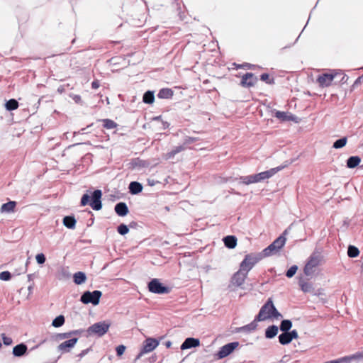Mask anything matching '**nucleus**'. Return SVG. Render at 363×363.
<instances>
[{
  "label": "nucleus",
  "mask_w": 363,
  "mask_h": 363,
  "mask_svg": "<svg viewBox=\"0 0 363 363\" xmlns=\"http://www.w3.org/2000/svg\"><path fill=\"white\" fill-rule=\"evenodd\" d=\"M174 156H175L174 153L173 152L172 150H171L170 152H167L165 155L164 158L166 160H170V159H172Z\"/></svg>",
  "instance_id": "obj_53"
},
{
  "label": "nucleus",
  "mask_w": 363,
  "mask_h": 363,
  "mask_svg": "<svg viewBox=\"0 0 363 363\" xmlns=\"http://www.w3.org/2000/svg\"><path fill=\"white\" fill-rule=\"evenodd\" d=\"M101 196L102 192L99 189L94 191L91 196L85 194L81 199V205L84 206L89 203L92 209L99 211L102 208Z\"/></svg>",
  "instance_id": "obj_2"
},
{
  "label": "nucleus",
  "mask_w": 363,
  "mask_h": 363,
  "mask_svg": "<svg viewBox=\"0 0 363 363\" xmlns=\"http://www.w3.org/2000/svg\"><path fill=\"white\" fill-rule=\"evenodd\" d=\"M347 142V137L341 138L337 140L333 145V147L335 149H340L345 146Z\"/></svg>",
  "instance_id": "obj_36"
},
{
  "label": "nucleus",
  "mask_w": 363,
  "mask_h": 363,
  "mask_svg": "<svg viewBox=\"0 0 363 363\" xmlns=\"http://www.w3.org/2000/svg\"><path fill=\"white\" fill-rule=\"evenodd\" d=\"M160 116H158V117H156V118H155V120H158V119H160Z\"/></svg>",
  "instance_id": "obj_63"
},
{
  "label": "nucleus",
  "mask_w": 363,
  "mask_h": 363,
  "mask_svg": "<svg viewBox=\"0 0 363 363\" xmlns=\"http://www.w3.org/2000/svg\"><path fill=\"white\" fill-rule=\"evenodd\" d=\"M103 125L106 129H113L117 127V123L111 119H103Z\"/></svg>",
  "instance_id": "obj_38"
},
{
  "label": "nucleus",
  "mask_w": 363,
  "mask_h": 363,
  "mask_svg": "<svg viewBox=\"0 0 363 363\" xmlns=\"http://www.w3.org/2000/svg\"><path fill=\"white\" fill-rule=\"evenodd\" d=\"M115 212L119 216H125L128 213V208L125 202H119L116 204L114 208Z\"/></svg>",
  "instance_id": "obj_19"
},
{
  "label": "nucleus",
  "mask_w": 363,
  "mask_h": 363,
  "mask_svg": "<svg viewBox=\"0 0 363 363\" xmlns=\"http://www.w3.org/2000/svg\"><path fill=\"white\" fill-rule=\"evenodd\" d=\"M3 342L5 345H11L13 343V340L10 337H7L4 333L1 334Z\"/></svg>",
  "instance_id": "obj_46"
},
{
  "label": "nucleus",
  "mask_w": 363,
  "mask_h": 363,
  "mask_svg": "<svg viewBox=\"0 0 363 363\" xmlns=\"http://www.w3.org/2000/svg\"><path fill=\"white\" fill-rule=\"evenodd\" d=\"M195 141H196V138L186 137L184 140V145L191 144V143H194Z\"/></svg>",
  "instance_id": "obj_49"
},
{
  "label": "nucleus",
  "mask_w": 363,
  "mask_h": 363,
  "mask_svg": "<svg viewBox=\"0 0 363 363\" xmlns=\"http://www.w3.org/2000/svg\"><path fill=\"white\" fill-rule=\"evenodd\" d=\"M269 75L267 73H263L260 76V79L262 81L266 82L267 84H271L274 83V79H269Z\"/></svg>",
  "instance_id": "obj_44"
},
{
  "label": "nucleus",
  "mask_w": 363,
  "mask_h": 363,
  "mask_svg": "<svg viewBox=\"0 0 363 363\" xmlns=\"http://www.w3.org/2000/svg\"><path fill=\"white\" fill-rule=\"evenodd\" d=\"M247 277V274L246 272H243L242 271L239 269L231 277L229 288L231 287V286H235L237 287L241 286L243 284Z\"/></svg>",
  "instance_id": "obj_13"
},
{
  "label": "nucleus",
  "mask_w": 363,
  "mask_h": 363,
  "mask_svg": "<svg viewBox=\"0 0 363 363\" xmlns=\"http://www.w3.org/2000/svg\"><path fill=\"white\" fill-rule=\"evenodd\" d=\"M185 149H186V147L184 145H179V146L174 147L172 150L176 155L179 152L184 150Z\"/></svg>",
  "instance_id": "obj_48"
},
{
  "label": "nucleus",
  "mask_w": 363,
  "mask_h": 363,
  "mask_svg": "<svg viewBox=\"0 0 363 363\" xmlns=\"http://www.w3.org/2000/svg\"><path fill=\"white\" fill-rule=\"evenodd\" d=\"M5 107L7 111H14L18 108V102L14 99H9L6 102Z\"/></svg>",
  "instance_id": "obj_33"
},
{
  "label": "nucleus",
  "mask_w": 363,
  "mask_h": 363,
  "mask_svg": "<svg viewBox=\"0 0 363 363\" xmlns=\"http://www.w3.org/2000/svg\"><path fill=\"white\" fill-rule=\"evenodd\" d=\"M162 124H163L164 129H166V128H169V123L167 122H163Z\"/></svg>",
  "instance_id": "obj_58"
},
{
  "label": "nucleus",
  "mask_w": 363,
  "mask_h": 363,
  "mask_svg": "<svg viewBox=\"0 0 363 363\" xmlns=\"http://www.w3.org/2000/svg\"><path fill=\"white\" fill-rule=\"evenodd\" d=\"M312 278L300 277L298 279V284L301 290L304 293H310L315 294V287L313 284L310 281Z\"/></svg>",
  "instance_id": "obj_12"
},
{
  "label": "nucleus",
  "mask_w": 363,
  "mask_h": 363,
  "mask_svg": "<svg viewBox=\"0 0 363 363\" xmlns=\"http://www.w3.org/2000/svg\"><path fill=\"white\" fill-rule=\"evenodd\" d=\"M292 328V322L290 320H283L279 325V329L282 333H288Z\"/></svg>",
  "instance_id": "obj_30"
},
{
  "label": "nucleus",
  "mask_w": 363,
  "mask_h": 363,
  "mask_svg": "<svg viewBox=\"0 0 363 363\" xmlns=\"http://www.w3.org/2000/svg\"><path fill=\"white\" fill-rule=\"evenodd\" d=\"M155 100V95L154 91H147L144 94L143 97V101L145 104H151L154 102Z\"/></svg>",
  "instance_id": "obj_31"
},
{
  "label": "nucleus",
  "mask_w": 363,
  "mask_h": 363,
  "mask_svg": "<svg viewBox=\"0 0 363 363\" xmlns=\"http://www.w3.org/2000/svg\"><path fill=\"white\" fill-rule=\"evenodd\" d=\"M199 340L194 337H187L181 345V350H184L199 346Z\"/></svg>",
  "instance_id": "obj_17"
},
{
  "label": "nucleus",
  "mask_w": 363,
  "mask_h": 363,
  "mask_svg": "<svg viewBox=\"0 0 363 363\" xmlns=\"http://www.w3.org/2000/svg\"><path fill=\"white\" fill-rule=\"evenodd\" d=\"M90 350H91V348H87V349L83 350L82 351H81V352L77 356L80 358H82L83 357L86 355Z\"/></svg>",
  "instance_id": "obj_52"
},
{
  "label": "nucleus",
  "mask_w": 363,
  "mask_h": 363,
  "mask_svg": "<svg viewBox=\"0 0 363 363\" xmlns=\"http://www.w3.org/2000/svg\"><path fill=\"white\" fill-rule=\"evenodd\" d=\"M150 292L157 294H167L170 292V288L163 285L158 279H152L147 284Z\"/></svg>",
  "instance_id": "obj_7"
},
{
  "label": "nucleus",
  "mask_w": 363,
  "mask_h": 363,
  "mask_svg": "<svg viewBox=\"0 0 363 363\" xmlns=\"http://www.w3.org/2000/svg\"><path fill=\"white\" fill-rule=\"evenodd\" d=\"M65 320L64 315H60L52 320V325L55 328L61 327L64 325Z\"/></svg>",
  "instance_id": "obj_35"
},
{
  "label": "nucleus",
  "mask_w": 363,
  "mask_h": 363,
  "mask_svg": "<svg viewBox=\"0 0 363 363\" xmlns=\"http://www.w3.org/2000/svg\"><path fill=\"white\" fill-rule=\"evenodd\" d=\"M110 326L111 323L109 321L97 322L86 329L87 336L101 337L108 331Z\"/></svg>",
  "instance_id": "obj_4"
},
{
  "label": "nucleus",
  "mask_w": 363,
  "mask_h": 363,
  "mask_svg": "<svg viewBox=\"0 0 363 363\" xmlns=\"http://www.w3.org/2000/svg\"><path fill=\"white\" fill-rule=\"evenodd\" d=\"M73 99L75 101V102L79 103L81 101V96L79 95H75L73 97Z\"/></svg>",
  "instance_id": "obj_57"
},
{
  "label": "nucleus",
  "mask_w": 363,
  "mask_h": 363,
  "mask_svg": "<svg viewBox=\"0 0 363 363\" xmlns=\"http://www.w3.org/2000/svg\"><path fill=\"white\" fill-rule=\"evenodd\" d=\"M284 166H279L277 167L272 168V169H270L269 170H267V171L262 172L259 173V177L261 179V181L262 182V181H264L265 179L271 178L276 173H277L279 171H280L282 169H284Z\"/></svg>",
  "instance_id": "obj_16"
},
{
  "label": "nucleus",
  "mask_w": 363,
  "mask_h": 363,
  "mask_svg": "<svg viewBox=\"0 0 363 363\" xmlns=\"http://www.w3.org/2000/svg\"><path fill=\"white\" fill-rule=\"evenodd\" d=\"M27 350H28L27 345L24 343H21V344L16 345L13 348L12 353H13V356L21 357L26 354Z\"/></svg>",
  "instance_id": "obj_18"
},
{
  "label": "nucleus",
  "mask_w": 363,
  "mask_h": 363,
  "mask_svg": "<svg viewBox=\"0 0 363 363\" xmlns=\"http://www.w3.org/2000/svg\"><path fill=\"white\" fill-rule=\"evenodd\" d=\"M257 82V78L254 74L247 72L242 77L240 84L244 87L253 86Z\"/></svg>",
  "instance_id": "obj_15"
},
{
  "label": "nucleus",
  "mask_w": 363,
  "mask_h": 363,
  "mask_svg": "<svg viewBox=\"0 0 363 363\" xmlns=\"http://www.w3.org/2000/svg\"><path fill=\"white\" fill-rule=\"evenodd\" d=\"M297 270H298V266L297 265H293L286 271V276L288 278H291V277H293L295 275V274L296 273Z\"/></svg>",
  "instance_id": "obj_41"
},
{
  "label": "nucleus",
  "mask_w": 363,
  "mask_h": 363,
  "mask_svg": "<svg viewBox=\"0 0 363 363\" xmlns=\"http://www.w3.org/2000/svg\"><path fill=\"white\" fill-rule=\"evenodd\" d=\"M362 77H363V76H362V77H359L355 80L354 85H355V84H357L359 83V82H360V80L362 79Z\"/></svg>",
  "instance_id": "obj_60"
},
{
  "label": "nucleus",
  "mask_w": 363,
  "mask_h": 363,
  "mask_svg": "<svg viewBox=\"0 0 363 363\" xmlns=\"http://www.w3.org/2000/svg\"><path fill=\"white\" fill-rule=\"evenodd\" d=\"M125 350V347L123 345H120L116 347V351L118 356H121Z\"/></svg>",
  "instance_id": "obj_47"
},
{
  "label": "nucleus",
  "mask_w": 363,
  "mask_h": 363,
  "mask_svg": "<svg viewBox=\"0 0 363 363\" xmlns=\"http://www.w3.org/2000/svg\"><path fill=\"white\" fill-rule=\"evenodd\" d=\"M45 341H46V340H42V341H41L38 345H35V346L31 348V350H35V349L38 348V347H39L40 345H43L44 342H45Z\"/></svg>",
  "instance_id": "obj_56"
},
{
  "label": "nucleus",
  "mask_w": 363,
  "mask_h": 363,
  "mask_svg": "<svg viewBox=\"0 0 363 363\" xmlns=\"http://www.w3.org/2000/svg\"><path fill=\"white\" fill-rule=\"evenodd\" d=\"M257 321L258 320H256V318H255V320L253 321H252L250 323L238 328L237 331L238 332L251 333L257 329Z\"/></svg>",
  "instance_id": "obj_20"
},
{
  "label": "nucleus",
  "mask_w": 363,
  "mask_h": 363,
  "mask_svg": "<svg viewBox=\"0 0 363 363\" xmlns=\"http://www.w3.org/2000/svg\"><path fill=\"white\" fill-rule=\"evenodd\" d=\"M78 341L77 337H72L57 346V351L61 353H67L75 346Z\"/></svg>",
  "instance_id": "obj_14"
},
{
  "label": "nucleus",
  "mask_w": 363,
  "mask_h": 363,
  "mask_svg": "<svg viewBox=\"0 0 363 363\" xmlns=\"http://www.w3.org/2000/svg\"><path fill=\"white\" fill-rule=\"evenodd\" d=\"M252 177H253V180H254V182L255 183H258V182H261V179L259 177V173L258 174H252Z\"/></svg>",
  "instance_id": "obj_54"
},
{
  "label": "nucleus",
  "mask_w": 363,
  "mask_h": 363,
  "mask_svg": "<svg viewBox=\"0 0 363 363\" xmlns=\"http://www.w3.org/2000/svg\"><path fill=\"white\" fill-rule=\"evenodd\" d=\"M240 182L244 184L245 185H249L251 184H255L252 174L248 176H242L239 178Z\"/></svg>",
  "instance_id": "obj_39"
},
{
  "label": "nucleus",
  "mask_w": 363,
  "mask_h": 363,
  "mask_svg": "<svg viewBox=\"0 0 363 363\" xmlns=\"http://www.w3.org/2000/svg\"><path fill=\"white\" fill-rule=\"evenodd\" d=\"M159 341L155 338H146L143 343V347L140 352L136 357V359H139L143 354L153 351L159 345Z\"/></svg>",
  "instance_id": "obj_8"
},
{
  "label": "nucleus",
  "mask_w": 363,
  "mask_h": 363,
  "mask_svg": "<svg viewBox=\"0 0 363 363\" xmlns=\"http://www.w3.org/2000/svg\"><path fill=\"white\" fill-rule=\"evenodd\" d=\"M361 162V158L359 156H351L347 160V167L350 169H353L357 167Z\"/></svg>",
  "instance_id": "obj_26"
},
{
  "label": "nucleus",
  "mask_w": 363,
  "mask_h": 363,
  "mask_svg": "<svg viewBox=\"0 0 363 363\" xmlns=\"http://www.w3.org/2000/svg\"><path fill=\"white\" fill-rule=\"evenodd\" d=\"M318 271V252L315 250L308 259L303 268V274L306 277L313 278Z\"/></svg>",
  "instance_id": "obj_5"
},
{
  "label": "nucleus",
  "mask_w": 363,
  "mask_h": 363,
  "mask_svg": "<svg viewBox=\"0 0 363 363\" xmlns=\"http://www.w3.org/2000/svg\"><path fill=\"white\" fill-rule=\"evenodd\" d=\"M287 230L274 240L262 252V257H269L277 253L285 245L286 238L285 237Z\"/></svg>",
  "instance_id": "obj_3"
},
{
  "label": "nucleus",
  "mask_w": 363,
  "mask_h": 363,
  "mask_svg": "<svg viewBox=\"0 0 363 363\" xmlns=\"http://www.w3.org/2000/svg\"><path fill=\"white\" fill-rule=\"evenodd\" d=\"M279 331V328L275 325H272L267 328L265 330V337L267 339H272L277 336Z\"/></svg>",
  "instance_id": "obj_22"
},
{
  "label": "nucleus",
  "mask_w": 363,
  "mask_h": 363,
  "mask_svg": "<svg viewBox=\"0 0 363 363\" xmlns=\"http://www.w3.org/2000/svg\"><path fill=\"white\" fill-rule=\"evenodd\" d=\"M131 165L134 169H140L147 167V164L145 160L136 158L132 161Z\"/></svg>",
  "instance_id": "obj_34"
},
{
  "label": "nucleus",
  "mask_w": 363,
  "mask_h": 363,
  "mask_svg": "<svg viewBox=\"0 0 363 363\" xmlns=\"http://www.w3.org/2000/svg\"><path fill=\"white\" fill-rule=\"evenodd\" d=\"M100 86L99 82L97 80L93 81L91 83V87L94 89H98Z\"/></svg>",
  "instance_id": "obj_55"
},
{
  "label": "nucleus",
  "mask_w": 363,
  "mask_h": 363,
  "mask_svg": "<svg viewBox=\"0 0 363 363\" xmlns=\"http://www.w3.org/2000/svg\"><path fill=\"white\" fill-rule=\"evenodd\" d=\"M239 346L238 342H232L222 346L216 354L218 359H223L230 355Z\"/></svg>",
  "instance_id": "obj_10"
},
{
  "label": "nucleus",
  "mask_w": 363,
  "mask_h": 363,
  "mask_svg": "<svg viewBox=\"0 0 363 363\" xmlns=\"http://www.w3.org/2000/svg\"><path fill=\"white\" fill-rule=\"evenodd\" d=\"M69 332H70L71 337H72L73 335H82L84 332V330L79 329V330H71Z\"/></svg>",
  "instance_id": "obj_50"
},
{
  "label": "nucleus",
  "mask_w": 363,
  "mask_h": 363,
  "mask_svg": "<svg viewBox=\"0 0 363 363\" xmlns=\"http://www.w3.org/2000/svg\"><path fill=\"white\" fill-rule=\"evenodd\" d=\"M16 206V201H9L7 203H5L1 207V212H2V213L12 212V211H13Z\"/></svg>",
  "instance_id": "obj_29"
},
{
  "label": "nucleus",
  "mask_w": 363,
  "mask_h": 363,
  "mask_svg": "<svg viewBox=\"0 0 363 363\" xmlns=\"http://www.w3.org/2000/svg\"><path fill=\"white\" fill-rule=\"evenodd\" d=\"M260 259L261 257L252 256V255H247L240 264V270L243 272H246L247 274H248V272Z\"/></svg>",
  "instance_id": "obj_9"
},
{
  "label": "nucleus",
  "mask_w": 363,
  "mask_h": 363,
  "mask_svg": "<svg viewBox=\"0 0 363 363\" xmlns=\"http://www.w3.org/2000/svg\"><path fill=\"white\" fill-rule=\"evenodd\" d=\"M101 296L102 293L99 290L93 291H86L81 296L80 301L84 304L91 303L94 306H96L99 303Z\"/></svg>",
  "instance_id": "obj_6"
},
{
  "label": "nucleus",
  "mask_w": 363,
  "mask_h": 363,
  "mask_svg": "<svg viewBox=\"0 0 363 363\" xmlns=\"http://www.w3.org/2000/svg\"><path fill=\"white\" fill-rule=\"evenodd\" d=\"M118 233L121 235H125L129 232V228L125 224H120L117 228Z\"/></svg>",
  "instance_id": "obj_40"
},
{
  "label": "nucleus",
  "mask_w": 363,
  "mask_h": 363,
  "mask_svg": "<svg viewBox=\"0 0 363 363\" xmlns=\"http://www.w3.org/2000/svg\"><path fill=\"white\" fill-rule=\"evenodd\" d=\"M85 130H86V128H82V129L78 132V133L84 134V133H85Z\"/></svg>",
  "instance_id": "obj_61"
},
{
  "label": "nucleus",
  "mask_w": 363,
  "mask_h": 363,
  "mask_svg": "<svg viewBox=\"0 0 363 363\" xmlns=\"http://www.w3.org/2000/svg\"><path fill=\"white\" fill-rule=\"evenodd\" d=\"M70 337H71V334H70L69 331L67 332V333H58L56 335V340H62L70 338Z\"/></svg>",
  "instance_id": "obj_43"
},
{
  "label": "nucleus",
  "mask_w": 363,
  "mask_h": 363,
  "mask_svg": "<svg viewBox=\"0 0 363 363\" xmlns=\"http://www.w3.org/2000/svg\"><path fill=\"white\" fill-rule=\"evenodd\" d=\"M35 259H36V262L39 264H44L46 260L45 256L43 253L38 254L35 257Z\"/></svg>",
  "instance_id": "obj_45"
},
{
  "label": "nucleus",
  "mask_w": 363,
  "mask_h": 363,
  "mask_svg": "<svg viewBox=\"0 0 363 363\" xmlns=\"http://www.w3.org/2000/svg\"><path fill=\"white\" fill-rule=\"evenodd\" d=\"M317 5H318V1L315 3V6H314L313 9H315V8L316 7V6H317Z\"/></svg>",
  "instance_id": "obj_62"
},
{
  "label": "nucleus",
  "mask_w": 363,
  "mask_h": 363,
  "mask_svg": "<svg viewBox=\"0 0 363 363\" xmlns=\"http://www.w3.org/2000/svg\"><path fill=\"white\" fill-rule=\"evenodd\" d=\"M274 116L282 121H290L294 120V116L284 111H277Z\"/></svg>",
  "instance_id": "obj_23"
},
{
  "label": "nucleus",
  "mask_w": 363,
  "mask_h": 363,
  "mask_svg": "<svg viewBox=\"0 0 363 363\" xmlns=\"http://www.w3.org/2000/svg\"><path fill=\"white\" fill-rule=\"evenodd\" d=\"M73 279H74V282L76 284L80 285L85 282V281L86 279V276L84 272H77L74 274Z\"/></svg>",
  "instance_id": "obj_28"
},
{
  "label": "nucleus",
  "mask_w": 363,
  "mask_h": 363,
  "mask_svg": "<svg viewBox=\"0 0 363 363\" xmlns=\"http://www.w3.org/2000/svg\"><path fill=\"white\" fill-rule=\"evenodd\" d=\"M128 189L131 194L136 195L143 191V185L138 182H131Z\"/></svg>",
  "instance_id": "obj_21"
},
{
  "label": "nucleus",
  "mask_w": 363,
  "mask_h": 363,
  "mask_svg": "<svg viewBox=\"0 0 363 363\" xmlns=\"http://www.w3.org/2000/svg\"><path fill=\"white\" fill-rule=\"evenodd\" d=\"M282 317L281 314L274 306L272 299L269 298L267 302L261 307L258 314L256 315V320L264 321L267 319Z\"/></svg>",
  "instance_id": "obj_1"
},
{
  "label": "nucleus",
  "mask_w": 363,
  "mask_h": 363,
  "mask_svg": "<svg viewBox=\"0 0 363 363\" xmlns=\"http://www.w3.org/2000/svg\"><path fill=\"white\" fill-rule=\"evenodd\" d=\"M279 342L282 345H286L289 344L292 340L290 337L289 333H281L279 337Z\"/></svg>",
  "instance_id": "obj_32"
},
{
  "label": "nucleus",
  "mask_w": 363,
  "mask_h": 363,
  "mask_svg": "<svg viewBox=\"0 0 363 363\" xmlns=\"http://www.w3.org/2000/svg\"><path fill=\"white\" fill-rule=\"evenodd\" d=\"M225 246L229 249H233L237 245V238L233 235H227L223 238Z\"/></svg>",
  "instance_id": "obj_24"
},
{
  "label": "nucleus",
  "mask_w": 363,
  "mask_h": 363,
  "mask_svg": "<svg viewBox=\"0 0 363 363\" xmlns=\"http://www.w3.org/2000/svg\"><path fill=\"white\" fill-rule=\"evenodd\" d=\"M288 333H289L290 337L292 340L298 337V332L296 330H289Z\"/></svg>",
  "instance_id": "obj_51"
},
{
  "label": "nucleus",
  "mask_w": 363,
  "mask_h": 363,
  "mask_svg": "<svg viewBox=\"0 0 363 363\" xmlns=\"http://www.w3.org/2000/svg\"><path fill=\"white\" fill-rule=\"evenodd\" d=\"M337 75L335 70H330L329 72H324L319 74V86H328L331 84L334 78Z\"/></svg>",
  "instance_id": "obj_11"
},
{
  "label": "nucleus",
  "mask_w": 363,
  "mask_h": 363,
  "mask_svg": "<svg viewBox=\"0 0 363 363\" xmlns=\"http://www.w3.org/2000/svg\"><path fill=\"white\" fill-rule=\"evenodd\" d=\"M359 254V249L354 246L350 245L347 249V255L350 257L354 258L357 257Z\"/></svg>",
  "instance_id": "obj_37"
},
{
  "label": "nucleus",
  "mask_w": 363,
  "mask_h": 363,
  "mask_svg": "<svg viewBox=\"0 0 363 363\" xmlns=\"http://www.w3.org/2000/svg\"><path fill=\"white\" fill-rule=\"evenodd\" d=\"M11 278V274L9 271H4L0 273V279L2 281H9Z\"/></svg>",
  "instance_id": "obj_42"
},
{
  "label": "nucleus",
  "mask_w": 363,
  "mask_h": 363,
  "mask_svg": "<svg viewBox=\"0 0 363 363\" xmlns=\"http://www.w3.org/2000/svg\"><path fill=\"white\" fill-rule=\"evenodd\" d=\"M77 220L73 216H67L63 218V224L69 229H74L76 225Z\"/></svg>",
  "instance_id": "obj_25"
},
{
  "label": "nucleus",
  "mask_w": 363,
  "mask_h": 363,
  "mask_svg": "<svg viewBox=\"0 0 363 363\" xmlns=\"http://www.w3.org/2000/svg\"><path fill=\"white\" fill-rule=\"evenodd\" d=\"M165 346L167 348H169L172 346V342L171 341H167L165 342Z\"/></svg>",
  "instance_id": "obj_59"
},
{
  "label": "nucleus",
  "mask_w": 363,
  "mask_h": 363,
  "mask_svg": "<svg viewBox=\"0 0 363 363\" xmlns=\"http://www.w3.org/2000/svg\"><path fill=\"white\" fill-rule=\"evenodd\" d=\"M173 96V91L169 88L161 89L158 94L157 97L159 99H171Z\"/></svg>",
  "instance_id": "obj_27"
}]
</instances>
